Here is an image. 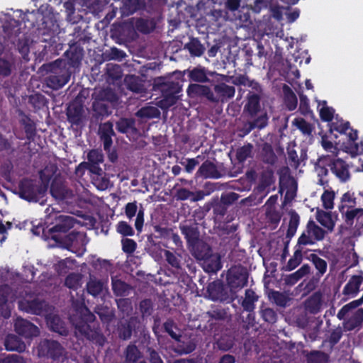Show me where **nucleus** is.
I'll use <instances>...</instances> for the list:
<instances>
[{
    "mask_svg": "<svg viewBox=\"0 0 363 363\" xmlns=\"http://www.w3.org/2000/svg\"><path fill=\"white\" fill-rule=\"evenodd\" d=\"M76 223L77 219L72 216H56L51 224L43 229V236L54 240L59 247L81 255L85 250L84 235L74 230L67 234Z\"/></svg>",
    "mask_w": 363,
    "mask_h": 363,
    "instance_id": "f257e3e1",
    "label": "nucleus"
},
{
    "mask_svg": "<svg viewBox=\"0 0 363 363\" xmlns=\"http://www.w3.org/2000/svg\"><path fill=\"white\" fill-rule=\"evenodd\" d=\"M71 321L76 330L86 339L99 346L104 345L106 338L101 333L96 317L84 303L76 310Z\"/></svg>",
    "mask_w": 363,
    "mask_h": 363,
    "instance_id": "f03ea898",
    "label": "nucleus"
},
{
    "mask_svg": "<svg viewBox=\"0 0 363 363\" xmlns=\"http://www.w3.org/2000/svg\"><path fill=\"white\" fill-rule=\"evenodd\" d=\"M48 186L42 182L29 178L22 179L18 185L19 197L28 202H38L44 197Z\"/></svg>",
    "mask_w": 363,
    "mask_h": 363,
    "instance_id": "7ed1b4c3",
    "label": "nucleus"
},
{
    "mask_svg": "<svg viewBox=\"0 0 363 363\" xmlns=\"http://www.w3.org/2000/svg\"><path fill=\"white\" fill-rule=\"evenodd\" d=\"M154 88L161 91L163 101L168 106L177 103V94L182 91V85L179 81H170L164 77L155 79Z\"/></svg>",
    "mask_w": 363,
    "mask_h": 363,
    "instance_id": "20e7f679",
    "label": "nucleus"
},
{
    "mask_svg": "<svg viewBox=\"0 0 363 363\" xmlns=\"http://www.w3.org/2000/svg\"><path fill=\"white\" fill-rule=\"evenodd\" d=\"M327 232L310 219L298 239L296 247L312 245L325 238Z\"/></svg>",
    "mask_w": 363,
    "mask_h": 363,
    "instance_id": "39448f33",
    "label": "nucleus"
},
{
    "mask_svg": "<svg viewBox=\"0 0 363 363\" xmlns=\"http://www.w3.org/2000/svg\"><path fill=\"white\" fill-rule=\"evenodd\" d=\"M62 60L55 61L51 65L50 74L46 78V83L50 88L57 90L64 86L70 79L71 72L65 67H61Z\"/></svg>",
    "mask_w": 363,
    "mask_h": 363,
    "instance_id": "423d86ee",
    "label": "nucleus"
},
{
    "mask_svg": "<svg viewBox=\"0 0 363 363\" xmlns=\"http://www.w3.org/2000/svg\"><path fill=\"white\" fill-rule=\"evenodd\" d=\"M249 273L242 266H234L228 269L226 281L231 291L240 289L247 286Z\"/></svg>",
    "mask_w": 363,
    "mask_h": 363,
    "instance_id": "0eeeda50",
    "label": "nucleus"
},
{
    "mask_svg": "<svg viewBox=\"0 0 363 363\" xmlns=\"http://www.w3.org/2000/svg\"><path fill=\"white\" fill-rule=\"evenodd\" d=\"M38 351L40 357L58 360L63 355L64 348L56 340L45 339L40 342Z\"/></svg>",
    "mask_w": 363,
    "mask_h": 363,
    "instance_id": "6e6552de",
    "label": "nucleus"
},
{
    "mask_svg": "<svg viewBox=\"0 0 363 363\" xmlns=\"http://www.w3.org/2000/svg\"><path fill=\"white\" fill-rule=\"evenodd\" d=\"M67 121L75 129H82L84 126V111L83 105L77 101L71 102L66 110Z\"/></svg>",
    "mask_w": 363,
    "mask_h": 363,
    "instance_id": "1a4fd4ad",
    "label": "nucleus"
},
{
    "mask_svg": "<svg viewBox=\"0 0 363 363\" xmlns=\"http://www.w3.org/2000/svg\"><path fill=\"white\" fill-rule=\"evenodd\" d=\"M325 161H326L325 164L329 165L330 170L340 182H346L350 179L349 166L345 161L340 158H335L330 155H329V158L325 159Z\"/></svg>",
    "mask_w": 363,
    "mask_h": 363,
    "instance_id": "9d476101",
    "label": "nucleus"
},
{
    "mask_svg": "<svg viewBox=\"0 0 363 363\" xmlns=\"http://www.w3.org/2000/svg\"><path fill=\"white\" fill-rule=\"evenodd\" d=\"M86 41H88L86 37L80 38L77 42L70 45L69 49L65 52L70 67H77L81 64L84 56V49L81 47V43H84Z\"/></svg>",
    "mask_w": 363,
    "mask_h": 363,
    "instance_id": "9b49d317",
    "label": "nucleus"
},
{
    "mask_svg": "<svg viewBox=\"0 0 363 363\" xmlns=\"http://www.w3.org/2000/svg\"><path fill=\"white\" fill-rule=\"evenodd\" d=\"M124 213L129 220H131L134 216H136L135 228L138 233H140L143 230L144 225L145 216V210L142 205H140V208L138 209L136 201H134L133 202H129L124 207Z\"/></svg>",
    "mask_w": 363,
    "mask_h": 363,
    "instance_id": "f8f14e48",
    "label": "nucleus"
},
{
    "mask_svg": "<svg viewBox=\"0 0 363 363\" xmlns=\"http://www.w3.org/2000/svg\"><path fill=\"white\" fill-rule=\"evenodd\" d=\"M206 292L208 298L213 301L224 302L229 299L228 289L219 279L210 282L207 286Z\"/></svg>",
    "mask_w": 363,
    "mask_h": 363,
    "instance_id": "ddd939ff",
    "label": "nucleus"
},
{
    "mask_svg": "<svg viewBox=\"0 0 363 363\" xmlns=\"http://www.w3.org/2000/svg\"><path fill=\"white\" fill-rule=\"evenodd\" d=\"M14 330L16 333L25 338H33L38 336V328L31 322L22 318H17L14 323Z\"/></svg>",
    "mask_w": 363,
    "mask_h": 363,
    "instance_id": "4468645a",
    "label": "nucleus"
},
{
    "mask_svg": "<svg viewBox=\"0 0 363 363\" xmlns=\"http://www.w3.org/2000/svg\"><path fill=\"white\" fill-rule=\"evenodd\" d=\"M187 93L191 97H204L211 102H218V98H216L210 87L206 85L191 84L188 86Z\"/></svg>",
    "mask_w": 363,
    "mask_h": 363,
    "instance_id": "2eb2a0df",
    "label": "nucleus"
},
{
    "mask_svg": "<svg viewBox=\"0 0 363 363\" xmlns=\"http://www.w3.org/2000/svg\"><path fill=\"white\" fill-rule=\"evenodd\" d=\"M199 262L203 269L208 273L216 274L223 267L220 255L213 252Z\"/></svg>",
    "mask_w": 363,
    "mask_h": 363,
    "instance_id": "dca6fc26",
    "label": "nucleus"
},
{
    "mask_svg": "<svg viewBox=\"0 0 363 363\" xmlns=\"http://www.w3.org/2000/svg\"><path fill=\"white\" fill-rule=\"evenodd\" d=\"M23 309L28 313L37 315H44L48 312V304L44 300L34 298L22 303Z\"/></svg>",
    "mask_w": 363,
    "mask_h": 363,
    "instance_id": "f3484780",
    "label": "nucleus"
},
{
    "mask_svg": "<svg viewBox=\"0 0 363 363\" xmlns=\"http://www.w3.org/2000/svg\"><path fill=\"white\" fill-rule=\"evenodd\" d=\"M350 130L347 134L348 140L350 142H354L357 140V130L350 128V122L343 121L342 120H338L335 118V121L332 122L330 124V132L337 131L340 134H346L347 130Z\"/></svg>",
    "mask_w": 363,
    "mask_h": 363,
    "instance_id": "a211bd4d",
    "label": "nucleus"
},
{
    "mask_svg": "<svg viewBox=\"0 0 363 363\" xmlns=\"http://www.w3.org/2000/svg\"><path fill=\"white\" fill-rule=\"evenodd\" d=\"M113 125L111 122L107 121L99 127V134L103 143L104 150H110L113 144L112 137L115 135Z\"/></svg>",
    "mask_w": 363,
    "mask_h": 363,
    "instance_id": "6ab92c4d",
    "label": "nucleus"
},
{
    "mask_svg": "<svg viewBox=\"0 0 363 363\" xmlns=\"http://www.w3.org/2000/svg\"><path fill=\"white\" fill-rule=\"evenodd\" d=\"M196 174L197 177L205 179H218L221 177V174L218 170L217 166L208 160L202 163Z\"/></svg>",
    "mask_w": 363,
    "mask_h": 363,
    "instance_id": "aec40b11",
    "label": "nucleus"
},
{
    "mask_svg": "<svg viewBox=\"0 0 363 363\" xmlns=\"http://www.w3.org/2000/svg\"><path fill=\"white\" fill-rule=\"evenodd\" d=\"M50 192L52 196L59 201L71 199L73 196L72 190L67 188L63 184L56 182H52Z\"/></svg>",
    "mask_w": 363,
    "mask_h": 363,
    "instance_id": "412c9836",
    "label": "nucleus"
},
{
    "mask_svg": "<svg viewBox=\"0 0 363 363\" xmlns=\"http://www.w3.org/2000/svg\"><path fill=\"white\" fill-rule=\"evenodd\" d=\"M189 249L191 255L199 261L203 259L206 256L213 252L212 247L202 239L189 247Z\"/></svg>",
    "mask_w": 363,
    "mask_h": 363,
    "instance_id": "4be33fe9",
    "label": "nucleus"
},
{
    "mask_svg": "<svg viewBox=\"0 0 363 363\" xmlns=\"http://www.w3.org/2000/svg\"><path fill=\"white\" fill-rule=\"evenodd\" d=\"M345 208L346 205L342 204L339 206V211L342 213L345 223L349 226H352L355 218L359 220L363 216V208L347 207V209L345 211Z\"/></svg>",
    "mask_w": 363,
    "mask_h": 363,
    "instance_id": "5701e85b",
    "label": "nucleus"
},
{
    "mask_svg": "<svg viewBox=\"0 0 363 363\" xmlns=\"http://www.w3.org/2000/svg\"><path fill=\"white\" fill-rule=\"evenodd\" d=\"M237 198V194L234 192L230 193L225 197L222 196L221 200L223 201V203H218L213 207L214 218L216 220L221 219L227 212V207L225 206V203H230L231 202L235 201Z\"/></svg>",
    "mask_w": 363,
    "mask_h": 363,
    "instance_id": "b1692460",
    "label": "nucleus"
},
{
    "mask_svg": "<svg viewBox=\"0 0 363 363\" xmlns=\"http://www.w3.org/2000/svg\"><path fill=\"white\" fill-rule=\"evenodd\" d=\"M92 109L94 111L93 116L96 119L102 120L104 117L112 113V106L96 97L93 102Z\"/></svg>",
    "mask_w": 363,
    "mask_h": 363,
    "instance_id": "393cba45",
    "label": "nucleus"
},
{
    "mask_svg": "<svg viewBox=\"0 0 363 363\" xmlns=\"http://www.w3.org/2000/svg\"><path fill=\"white\" fill-rule=\"evenodd\" d=\"M10 293L11 289L9 285H0V315L4 318H9L11 315L7 304Z\"/></svg>",
    "mask_w": 363,
    "mask_h": 363,
    "instance_id": "a878e982",
    "label": "nucleus"
},
{
    "mask_svg": "<svg viewBox=\"0 0 363 363\" xmlns=\"http://www.w3.org/2000/svg\"><path fill=\"white\" fill-rule=\"evenodd\" d=\"M275 182L274 171L272 168L267 167L263 170L259 177L257 191L259 193L264 192L266 189L269 188Z\"/></svg>",
    "mask_w": 363,
    "mask_h": 363,
    "instance_id": "bb28decb",
    "label": "nucleus"
},
{
    "mask_svg": "<svg viewBox=\"0 0 363 363\" xmlns=\"http://www.w3.org/2000/svg\"><path fill=\"white\" fill-rule=\"evenodd\" d=\"M182 234L184 235L188 247H190L200 239V233L197 227L192 225H180Z\"/></svg>",
    "mask_w": 363,
    "mask_h": 363,
    "instance_id": "cd10ccee",
    "label": "nucleus"
},
{
    "mask_svg": "<svg viewBox=\"0 0 363 363\" xmlns=\"http://www.w3.org/2000/svg\"><path fill=\"white\" fill-rule=\"evenodd\" d=\"M238 226L236 225H226L220 231V236L223 242L228 243L230 245H236L239 238L236 233Z\"/></svg>",
    "mask_w": 363,
    "mask_h": 363,
    "instance_id": "c85d7f7f",
    "label": "nucleus"
},
{
    "mask_svg": "<svg viewBox=\"0 0 363 363\" xmlns=\"http://www.w3.org/2000/svg\"><path fill=\"white\" fill-rule=\"evenodd\" d=\"M214 92L216 97L218 98V101L232 99L235 96V89L233 86H229L225 83H220L214 86Z\"/></svg>",
    "mask_w": 363,
    "mask_h": 363,
    "instance_id": "c756f323",
    "label": "nucleus"
},
{
    "mask_svg": "<svg viewBox=\"0 0 363 363\" xmlns=\"http://www.w3.org/2000/svg\"><path fill=\"white\" fill-rule=\"evenodd\" d=\"M322 307V295L320 293H314L305 301V308L311 314H318Z\"/></svg>",
    "mask_w": 363,
    "mask_h": 363,
    "instance_id": "7c9ffc66",
    "label": "nucleus"
},
{
    "mask_svg": "<svg viewBox=\"0 0 363 363\" xmlns=\"http://www.w3.org/2000/svg\"><path fill=\"white\" fill-rule=\"evenodd\" d=\"M143 7L140 0H122L120 11L122 16H129Z\"/></svg>",
    "mask_w": 363,
    "mask_h": 363,
    "instance_id": "2f4dec72",
    "label": "nucleus"
},
{
    "mask_svg": "<svg viewBox=\"0 0 363 363\" xmlns=\"http://www.w3.org/2000/svg\"><path fill=\"white\" fill-rule=\"evenodd\" d=\"M162 333L167 334L174 340H179V337H182L181 330L171 318L162 323Z\"/></svg>",
    "mask_w": 363,
    "mask_h": 363,
    "instance_id": "473e14b6",
    "label": "nucleus"
},
{
    "mask_svg": "<svg viewBox=\"0 0 363 363\" xmlns=\"http://www.w3.org/2000/svg\"><path fill=\"white\" fill-rule=\"evenodd\" d=\"M47 323L50 330L61 335H67L68 330L65 322L57 315H50L47 318Z\"/></svg>",
    "mask_w": 363,
    "mask_h": 363,
    "instance_id": "72a5a7b5",
    "label": "nucleus"
},
{
    "mask_svg": "<svg viewBox=\"0 0 363 363\" xmlns=\"http://www.w3.org/2000/svg\"><path fill=\"white\" fill-rule=\"evenodd\" d=\"M363 281L361 276L353 275L350 279L343 289L342 294L344 295H352L355 296L359 291V286Z\"/></svg>",
    "mask_w": 363,
    "mask_h": 363,
    "instance_id": "f704fd0d",
    "label": "nucleus"
},
{
    "mask_svg": "<svg viewBox=\"0 0 363 363\" xmlns=\"http://www.w3.org/2000/svg\"><path fill=\"white\" fill-rule=\"evenodd\" d=\"M244 111L251 117L255 116L260 111V96L257 94L249 95Z\"/></svg>",
    "mask_w": 363,
    "mask_h": 363,
    "instance_id": "c9c22d12",
    "label": "nucleus"
},
{
    "mask_svg": "<svg viewBox=\"0 0 363 363\" xmlns=\"http://www.w3.org/2000/svg\"><path fill=\"white\" fill-rule=\"evenodd\" d=\"M5 348L8 351L23 352L26 345L24 342L16 335L9 334L6 336L4 342Z\"/></svg>",
    "mask_w": 363,
    "mask_h": 363,
    "instance_id": "e433bc0d",
    "label": "nucleus"
},
{
    "mask_svg": "<svg viewBox=\"0 0 363 363\" xmlns=\"http://www.w3.org/2000/svg\"><path fill=\"white\" fill-rule=\"evenodd\" d=\"M363 322V308L357 309L355 313L343 323L344 329L352 331L362 325Z\"/></svg>",
    "mask_w": 363,
    "mask_h": 363,
    "instance_id": "4c0bfd02",
    "label": "nucleus"
},
{
    "mask_svg": "<svg viewBox=\"0 0 363 363\" xmlns=\"http://www.w3.org/2000/svg\"><path fill=\"white\" fill-rule=\"evenodd\" d=\"M316 220L323 227L327 228L329 232L334 230L335 223L333 219L330 212H326L323 210H318L316 212Z\"/></svg>",
    "mask_w": 363,
    "mask_h": 363,
    "instance_id": "58836bf2",
    "label": "nucleus"
},
{
    "mask_svg": "<svg viewBox=\"0 0 363 363\" xmlns=\"http://www.w3.org/2000/svg\"><path fill=\"white\" fill-rule=\"evenodd\" d=\"M127 89L136 94H142L145 91L144 84L138 77L135 75H128L124 79Z\"/></svg>",
    "mask_w": 363,
    "mask_h": 363,
    "instance_id": "ea45409f",
    "label": "nucleus"
},
{
    "mask_svg": "<svg viewBox=\"0 0 363 363\" xmlns=\"http://www.w3.org/2000/svg\"><path fill=\"white\" fill-rule=\"evenodd\" d=\"M162 252H163L165 261L169 266L177 272L182 269V256L179 254L168 250H162Z\"/></svg>",
    "mask_w": 363,
    "mask_h": 363,
    "instance_id": "a19ab883",
    "label": "nucleus"
},
{
    "mask_svg": "<svg viewBox=\"0 0 363 363\" xmlns=\"http://www.w3.org/2000/svg\"><path fill=\"white\" fill-rule=\"evenodd\" d=\"M21 22L15 19L6 21L3 25V30L9 39L16 38L21 33Z\"/></svg>",
    "mask_w": 363,
    "mask_h": 363,
    "instance_id": "79ce46f5",
    "label": "nucleus"
},
{
    "mask_svg": "<svg viewBox=\"0 0 363 363\" xmlns=\"http://www.w3.org/2000/svg\"><path fill=\"white\" fill-rule=\"evenodd\" d=\"M179 337L176 345L173 346L172 350L179 354H186L192 352L196 349V344L190 340L184 341Z\"/></svg>",
    "mask_w": 363,
    "mask_h": 363,
    "instance_id": "37998d69",
    "label": "nucleus"
},
{
    "mask_svg": "<svg viewBox=\"0 0 363 363\" xmlns=\"http://www.w3.org/2000/svg\"><path fill=\"white\" fill-rule=\"evenodd\" d=\"M134 326L132 318L121 322L118 327V337L124 340H129L132 336Z\"/></svg>",
    "mask_w": 363,
    "mask_h": 363,
    "instance_id": "c03bdc74",
    "label": "nucleus"
},
{
    "mask_svg": "<svg viewBox=\"0 0 363 363\" xmlns=\"http://www.w3.org/2000/svg\"><path fill=\"white\" fill-rule=\"evenodd\" d=\"M184 48L187 49L190 55L194 57H200L205 51L204 46L201 43L200 40L196 38H191L189 42L185 45Z\"/></svg>",
    "mask_w": 363,
    "mask_h": 363,
    "instance_id": "a18cd8bd",
    "label": "nucleus"
},
{
    "mask_svg": "<svg viewBox=\"0 0 363 363\" xmlns=\"http://www.w3.org/2000/svg\"><path fill=\"white\" fill-rule=\"evenodd\" d=\"M245 296L241 305L245 311L252 312L255 308V303L257 301L258 296L252 289H247Z\"/></svg>",
    "mask_w": 363,
    "mask_h": 363,
    "instance_id": "49530a36",
    "label": "nucleus"
},
{
    "mask_svg": "<svg viewBox=\"0 0 363 363\" xmlns=\"http://www.w3.org/2000/svg\"><path fill=\"white\" fill-rule=\"evenodd\" d=\"M231 82L236 86H245L251 87L253 89L257 90L259 88V84L255 80H251L245 74H239L237 76L231 77Z\"/></svg>",
    "mask_w": 363,
    "mask_h": 363,
    "instance_id": "de8ad7c7",
    "label": "nucleus"
},
{
    "mask_svg": "<svg viewBox=\"0 0 363 363\" xmlns=\"http://www.w3.org/2000/svg\"><path fill=\"white\" fill-rule=\"evenodd\" d=\"M100 100H103L104 102L113 106L118 101V97L115 91L111 88H106L101 90L96 96Z\"/></svg>",
    "mask_w": 363,
    "mask_h": 363,
    "instance_id": "09e8293b",
    "label": "nucleus"
},
{
    "mask_svg": "<svg viewBox=\"0 0 363 363\" xmlns=\"http://www.w3.org/2000/svg\"><path fill=\"white\" fill-rule=\"evenodd\" d=\"M16 148L14 147L13 137L6 138L0 133V152H4L9 157L13 155Z\"/></svg>",
    "mask_w": 363,
    "mask_h": 363,
    "instance_id": "8fccbe9b",
    "label": "nucleus"
},
{
    "mask_svg": "<svg viewBox=\"0 0 363 363\" xmlns=\"http://www.w3.org/2000/svg\"><path fill=\"white\" fill-rule=\"evenodd\" d=\"M116 130L121 133H128L136 130L135 121L133 118H121L116 123Z\"/></svg>",
    "mask_w": 363,
    "mask_h": 363,
    "instance_id": "3c124183",
    "label": "nucleus"
},
{
    "mask_svg": "<svg viewBox=\"0 0 363 363\" xmlns=\"http://www.w3.org/2000/svg\"><path fill=\"white\" fill-rule=\"evenodd\" d=\"M262 161L271 165L276 163L277 157L274 152L272 145L265 143L262 147Z\"/></svg>",
    "mask_w": 363,
    "mask_h": 363,
    "instance_id": "603ef678",
    "label": "nucleus"
},
{
    "mask_svg": "<svg viewBox=\"0 0 363 363\" xmlns=\"http://www.w3.org/2000/svg\"><path fill=\"white\" fill-rule=\"evenodd\" d=\"M135 115L142 119H151L158 118L160 115V111L157 107L147 106L140 108Z\"/></svg>",
    "mask_w": 363,
    "mask_h": 363,
    "instance_id": "864d4df0",
    "label": "nucleus"
},
{
    "mask_svg": "<svg viewBox=\"0 0 363 363\" xmlns=\"http://www.w3.org/2000/svg\"><path fill=\"white\" fill-rule=\"evenodd\" d=\"M303 260V254L301 247H296L293 256L289 259L286 265L284 267L286 271H292L296 269Z\"/></svg>",
    "mask_w": 363,
    "mask_h": 363,
    "instance_id": "5fc2aeb1",
    "label": "nucleus"
},
{
    "mask_svg": "<svg viewBox=\"0 0 363 363\" xmlns=\"http://www.w3.org/2000/svg\"><path fill=\"white\" fill-rule=\"evenodd\" d=\"M20 123L23 126L26 138L29 140H33L36 135V126L35 123L27 116L20 121Z\"/></svg>",
    "mask_w": 363,
    "mask_h": 363,
    "instance_id": "6e6d98bb",
    "label": "nucleus"
},
{
    "mask_svg": "<svg viewBox=\"0 0 363 363\" xmlns=\"http://www.w3.org/2000/svg\"><path fill=\"white\" fill-rule=\"evenodd\" d=\"M142 357L140 351L134 344L127 346L125 352L126 363H136Z\"/></svg>",
    "mask_w": 363,
    "mask_h": 363,
    "instance_id": "4d7b16f0",
    "label": "nucleus"
},
{
    "mask_svg": "<svg viewBox=\"0 0 363 363\" xmlns=\"http://www.w3.org/2000/svg\"><path fill=\"white\" fill-rule=\"evenodd\" d=\"M189 77L191 81L196 82H208L209 81L206 70L203 67H195L190 71Z\"/></svg>",
    "mask_w": 363,
    "mask_h": 363,
    "instance_id": "13d9d810",
    "label": "nucleus"
},
{
    "mask_svg": "<svg viewBox=\"0 0 363 363\" xmlns=\"http://www.w3.org/2000/svg\"><path fill=\"white\" fill-rule=\"evenodd\" d=\"M28 101L35 110L42 109L47 106L48 104V99L46 97L40 93L30 95L29 96Z\"/></svg>",
    "mask_w": 363,
    "mask_h": 363,
    "instance_id": "bf43d9fd",
    "label": "nucleus"
},
{
    "mask_svg": "<svg viewBox=\"0 0 363 363\" xmlns=\"http://www.w3.org/2000/svg\"><path fill=\"white\" fill-rule=\"evenodd\" d=\"M155 232L157 233L158 235L151 233L147 235V242L149 246H160V242L159 239L164 235L167 232V230L164 228H161L160 225L154 226Z\"/></svg>",
    "mask_w": 363,
    "mask_h": 363,
    "instance_id": "052dcab7",
    "label": "nucleus"
},
{
    "mask_svg": "<svg viewBox=\"0 0 363 363\" xmlns=\"http://www.w3.org/2000/svg\"><path fill=\"white\" fill-rule=\"evenodd\" d=\"M328 354L324 352L313 350L306 354L307 363H326Z\"/></svg>",
    "mask_w": 363,
    "mask_h": 363,
    "instance_id": "680f3d73",
    "label": "nucleus"
},
{
    "mask_svg": "<svg viewBox=\"0 0 363 363\" xmlns=\"http://www.w3.org/2000/svg\"><path fill=\"white\" fill-rule=\"evenodd\" d=\"M208 318V323L213 320H224L227 317V313L225 309L220 307H215L206 312Z\"/></svg>",
    "mask_w": 363,
    "mask_h": 363,
    "instance_id": "e2e57ef3",
    "label": "nucleus"
},
{
    "mask_svg": "<svg viewBox=\"0 0 363 363\" xmlns=\"http://www.w3.org/2000/svg\"><path fill=\"white\" fill-rule=\"evenodd\" d=\"M82 275L78 273H71L67 276L65 284L71 289L77 290L81 286Z\"/></svg>",
    "mask_w": 363,
    "mask_h": 363,
    "instance_id": "0e129e2a",
    "label": "nucleus"
},
{
    "mask_svg": "<svg viewBox=\"0 0 363 363\" xmlns=\"http://www.w3.org/2000/svg\"><path fill=\"white\" fill-rule=\"evenodd\" d=\"M253 145L247 143L238 148L236 151V158L239 162H244L247 158L251 157Z\"/></svg>",
    "mask_w": 363,
    "mask_h": 363,
    "instance_id": "69168bd1",
    "label": "nucleus"
},
{
    "mask_svg": "<svg viewBox=\"0 0 363 363\" xmlns=\"http://www.w3.org/2000/svg\"><path fill=\"white\" fill-rule=\"evenodd\" d=\"M139 309L143 318L150 316L154 311L152 301L150 298L142 300L139 303Z\"/></svg>",
    "mask_w": 363,
    "mask_h": 363,
    "instance_id": "338daca9",
    "label": "nucleus"
},
{
    "mask_svg": "<svg viewBox=\"0 0 363 363\" xmlns=\"http://www.w3.org/2000/svg\"><path fill=\"white\" fill-rule=\"evenodd\" d=\"M308 259L312 262L320 275L322 276L325 273L327 270V262L325 260L319 257L316 254H311Z\"/></svg>",
    "mask_w": 363,
    "mask_h": 363,
    "instance_id": "774afa93",
    "label": "nucleus"
}]
</instances>
